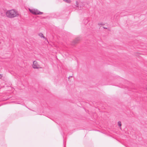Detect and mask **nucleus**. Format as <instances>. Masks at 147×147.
Instances as JSON below:
<instances>
[{
  "label": "nucleus",
  "instance_id": "obj_1",
  "mask_svg": "<svg viewBox=\"0 0 147 147\" xmlns=\"http://www.w3.org/2000/svg\"><path fill=\"white\" fill-rule=\"evenodd\" d=\"M6 15L8 18H11L18 16L19 13L17 11L11 9L7 11L6 12Z\"/></svg>",
  "mask_w": 147,
  "mask_h": 147
},
{
  "label": "nucleus",
  "instance_id": "obj_2",
  "mask_svg": "<svg viewBox=\"0 0 147 147\" xmlns=\"http://www.w3.org/2000/svg\"><path fill=\"white\" fill-rule=\"evenodd\" d=\"M29 10L32 13L35 15H41L43 13L42 12H40L36 9H29Z\"/></svg>",
  "mask_w": 147,
  "mask_h": 147
},
{
  "label": "nucleus",
  "instance_id": "obj_3",
  "mask_svg": "<svg viewBox=\"0 0 147 147\" xmlns=\"http://www.w3.org/2000/svg\"><path fill=\"white\" fill-rule=\"evenodd\" d=\"M33 68L34 69H38L40 68L39 65L38 64L37 62L36 61H33V64L32 65Z\"/></svg>",
  "mask_w": 147,
  "mask_h": 147
},
{
  "label": "nucleus",
  "instance_id": "obj_4",
  "mask_svg": "<svg viewBox=\"0 0 147 147\" xmlns=\"http://www.w3.org/2000/svg\"><path fill=\"white\" fill-rule=\"evenodd\" d=\"M38 35L41 38H43L45 39L46 40L47 39L46 38H45V37L44 36L43 34L42 33H40L38 34Z\"/></svg>",
  "mask_w": 147,
  "mask_h": 147
},
{
  "label": "nucleus",
  "instance_id": "obj_5",
  "mask_svg": "<svg viewBox=\"0 0 147 147\" xmlns=\"http://www.w3.org/2000/svg\"><path fill=\"white\" fill-rule=\"evenodd\" d=\"M118 124L119 126V127H121V122L120 121H119L118 122Z\"/></svg>",
  "mask_w": 147,
  "mask_h": 147
},
{
  "label": "nucleus",
  "instance_id": "obj_6",
  "mask_svg": "<svg viewBox=\"0 0 147 147\" xmlns=\"http://www.w3.org/2000/svg\"><path fill=\"white\" fill-rule=\"evenodd\" d=\"M76 7H78V1H76Z\"/></svg>",
  "mask_w": 147,
  "mask_h": 147
},
{
  "label": "nucleus",
  "instance_id": "obj_7",
  "mask_svg": "<svg viewBox=\"0 0 147 147\" xmlns=\"http://www.w3.org/2000/svg\"><path fill=\"white\" fill-rule=\"evenodd\" d=\"M98 25H99V26H100V25L102 26V25H103L104 24H102V23H99L98 24Z\"/></svg>",
  "mask_w": 147,
  "mask_h": 147
},
{
  "label": "nucleus",
  "instance_id": "obj_8",
  "mask_svg": "<svg viewBox=\"0 0 147 147\" xmlns=\"http://www.w3.org/2000/svg\"><path fill=\"white\" fill-rule=\"evenodd\" d=\"M3 77V75L0 74V79H1Z\"/></svg>",
  "mask_w": 147,
  "mask_h": 147
},
{
  "label": "nucleus",
  "instance_id": "obj_9",
  "mask_svg": "<svg viewBox=\"0 0 147 147\" xmlns=\"http://www.w3.org/2000/svg\"><path fill=\"white\" fill-rule=\"evenodd\" d=\"M74 43L76 44L77 42V41L75 40L74 41Z\"/></svg>",
  "mask_w": 147,
  "mask_h": 147
},
{
  "label": "nucleus",
  "instance_id": "obj_10",
  "mask_svg": "<svg viewBox=\"0 0 147 147\" xmlns=\"http://www.w3.org/2000/svg\"><path fill=\"white\" fill-rule=\"evenodd\" d=\"M103 28H105V29H107V28H105V27H103Z\"/></svg>",
  "mask_w": 147,
  "mask_h": 147
}]
</instances>
